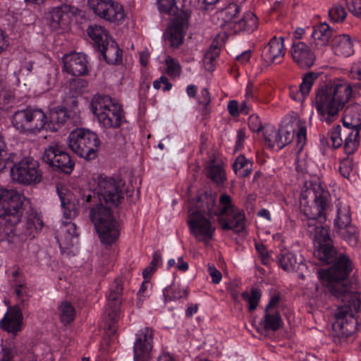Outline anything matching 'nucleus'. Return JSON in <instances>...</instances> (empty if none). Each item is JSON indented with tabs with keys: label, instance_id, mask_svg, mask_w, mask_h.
<instances>
[{
	"label": "nucleus",
	"instance_id": "obj_1",
	"mask_svg": "<svg viewBox=\"0 0 361 361\" xmlns=\"http://www.w3.org/2000/svg\"><path fill=\"white\" fill-rule=\"evenodd\" d=\"M219 203L218 208L214 196L207 192L190 203L188 223L191 234L197 241L207 244L212 240L215 226L212 219L214 216H219V222L224 230L231 229L237 233L244 230V214L233 205L231 197L223 194Z\"/></svg>",
	"mask_w": 361,
	"mask_h": 361
},
{
	"label": "nucleus",
	"instance_id": "obj_2",
	"mask_svg": "<svg viewBox=\"0 0 361 361\" xmlns=\"http://www.w3.org/2000/svg\"><path fill=\"white\" fill-rule=\"evenodd\" d=\"M353 270V264L345 255H341L334 264L327 269L318 271V277L325 292L328 290L337 298H341L345 304L338 307L336 317L338 319L346 318V322H342V328L346 326L348 334L353 331L358 323L359 312L361 305V295L350 290L345 279Z\"/></svg>",
	"mask_w": 361,
	"mask_h": 361
},
{
	"label": "nucleus",
	"instance_id": "obj_3",
	"mask_svg": "<svg viewBox=\"0 0 361 361\" xmlns=\"http://www.w3.org/2000/svg\"><path fill=\"white\" fill-rule=\"evenodd\" d=\"M352 94L351 85L340 80L318 88L312 105L319 120L327 124L335 121L339 112L350 101Z\"/></svg>",
	"mask_w": 361,
	"mask_h": 361
},
{
	"label": "nucleus",
	"instance_id": "obj_4",
	"mask_svg": "<svg viewBox=\"0 0 361 361\" xmlns=\"http://www.w3.org/2000/svg\"><path fill=\"white\" fill-rule=\"evenodd\" d=\"M305 190L301 193L300 207L304 214L314 219L326 218L331 204V198L322 181L316 176L306 180Z\"/></svg>",
	"mask_w": 361,
	"mask_h": 361
},
{
	"label": "nucleus",
	"instance_id": "obj_5",
	"mask_svg": "<svg viewBox=\"0 0 361 361\" xmlns=\"http://www.w3.org/2000/svg\"><path fill=\"white\" fill-rule=\"evenodd\" d=\"M25 197L13 189H0V240L14 243V225L18 222L19 212Z\"/></svg>",
	"mask_w": 361,
	"mask_h": 361
},
{
	"label": "nucleus",
	"instance_id": "obj_6",
	"mask_svg": "<svg viewBox=\"0 0 361 361\" xmlns=\"http://www.w3.org/2000/svg\"><path fill=\"white\" fill-rule=\"evenodd\" d=\"M306 124L300 118L283 123L279 130L275 126L267 125L263 129L265 145L271 149H281L290 143L294 136L296 137L297 145L302 149L306 141Z\"/></svg>",
	"mask_w": 361,
	"mask_h": 361
},
{
	"label": "nucleus",
	"instance_id": "obj_7",
	"mask_svg": "<svg viewBox=\"0 0 361 361\" xmlns=\"http://www.w3.org/2000/svg\"><path fill=\"white\" fill-rule=\"evenodd\" d=\"M90 110L99 126L116 128L121 125L123 111L118 102L107 95H94L90 102Z\"/></svg>",
	"mask_w": 361,
	"mask_h": 361
},
{
	"label": "nucleus",
	"instance_id": "obj_8",
	"mask_svg": "<svg viewBox=\"0 0 361 361\" xmlns=\"http://www.w3.org/2000/svg\"><path fill=\"white\" fill-rule=\"evenodd\" d=\"M90 188L97 195L100 203L96 206H116L123 198L125 181L121 178L99 175L90 183Z\"/></svg>",
	"mask_w": 361,
	"mask_h": 361
},
{
	"label": "nucleus",
	"instance_id": "obj_9",
	"mask_svg": "<svg viewBox=\"0 0 361 361\" xmlns=\"http://www.w3.org/2000/svg\"><path fill=\"white\" fill-rule=\"evenodd\" d=\"M90 217L102 244L111 245L116 242L120 235L119 225L109 207L95 206L91 210Z\"/></svg>",
	"mask_w": 361,
	"mask_h": 361
},
{
	"label": "nucleus",
	"instance_id": "obj_10",
	"mask_svg": "<svg viewBox=\"0 0 361 361\" xmlns=\"http://www.w3.org/2000/svg\"><path fill=\"white\" fill-rule=\"evenodd\" d=\"M67 144L68 147L80 157L86 160H92L97 157L101 142L94 132L79 128L70 133Z\"/></svg>",
	"mask_w": 361,
	"mask_h": 361
},
{
	"label": "nucleus",
	"instance_id": "obj_11",
	"mask_svg": "<svg viewBox=\"0 0 361 361\" xmlns=\"http://www.w3.org/2000/svg\"><path fill=\"white\" fill-rule=\"evenodd\" d=\"M47 114L41 109L27 107L16 111L11 117L13 126L26 135H36L46 127Z\"/></svg>",
	"mask_w": 361,
	"mask_h": 361
},
{
	"label": "nucleus",
	"instance_id": "obj_12",
	"mask_svg": "<svg viewBox=\"0 0 361 361\" xmlns=\"http://www.w3.org/2000/svg\"><path fill=\"white\" fill-rule=\"evenodd\" d=\"M336 210L333 227L334 236L345 240L351 247H355L359 241V230L352 223L350 206L338 200L336 203Z\"/></svg>",
	"mask_w": 361,
	"mask_h": 361
},
{
	"label": "nucleus",
	"instance_id": "obj_13",
	"mask_svg": "<svg viewBox=\"0 0 361 361\" xmlns=\"http://www.w3.org/2000/svg\"><path fill=\"white\" fill-rule=\"evenodd\" d=\"M11 179L25 185H37L42 180L39 163L31 158H24L11 169Z\"/></svg>",
	"mask_w": 361,
	"mask_h": 361
},
{
	"label": "nucleus",
	"instance_id": "obj_14",
	"mask_svg": "<svg viewBox=\"0 0 361 361\" xmlns=\"http://www.w3.org/2000/svg\"><path fill=\"white\" fill-rule=\"evenodd\" d=\"M42 160L48 165L56 167L66 173H71L75 166L70 155L57 142H52L45 148Z\"/></svg>",
	"mask_w": 361,
	"mask_h": 361
},
{
	"label": "nucleus",
	"instance_id": "obj_15",
	"mask_svg": "<svg viewBox=\"0 0 361 361\" xmlns=\"http://www.w3.org/2000/svg\"><path fill=\"white\" fill-rule=\"evenodd\" d=\"M27 92V87L21 85L18 78L13 75L8 80H0V109L8 110L16 97H22Z\"/></svg>",
	"mask_w": 361,
	"mask_h": 361
},
{
	"label": "nucleus",
	"instance_id": "obj_16",
	"mask_svg": "<svg viewBox=\"0 0 361 361\" xmlns=\"http://www.w3.org/2000/svg\"><path fill=\"white\" fill-rule=\"evenodd\" d=\"M57 241L63 253L74 255L78 250V233L76 226L71 221L64 222L57 233Z\"/></svg>",
	"mask_w": 361,
	"mask_h": 361
},
{
	"label": "nucleus",
	"instance_id": "obj_17",
	"mask_svg": "<svg viewBox=\"0 0 361 361\" xmlns=\"http://www.w3.org/2000/svg\"><path fill=\"white\" fill-rule=\"evenodd\" d=\"M153 333L149 328L139 331L133 345L134 361H150L152 357Z\"/></svg>",
	"mask_w": 361,
	"mask_h": 361
},
{
	"label": "nucleus",
	"instance_id": "obj_18",
	"mask_svg": "<svg viewBox=\"0 0 361 361\" xmlns=\"http://www.w3.org/2000/svg\"><path fill=\"white\" fill-rule=\"evenodd\" d=\"M122 291L123 288L121 284L119 282L116 281L112 284L110 292L106 296V319L111 321V324L109 325V329L111 333H114L116 331V327L114 324L119 317L120 307L121 304V296Z\"/></svg>",
	"mask_w": 361,
	"mask_h": 361
},
{
	"label": "nucleus",
	"instance_id": "obj_19",
	"mask_svg": "<svg viewBox=\"0 0 361 361\" xmlns=\"http://www.w3.org/2000/svg\"><path fill=\"white\" fill-rule=\"evenodd\" d=\"M63 70L67 73L80 76L87 73V60L82 53L71 52L63 56Z\"/></svg>",
	"mask_w": 361,
	"mask_h": 361
},
{
	"label": "nucleus",
	"instance_id": "obj_20",
	"mask_svg": "<svg viewBox=\"0 0 361 361\" xmlns=\"http://www.w3.org/2000/svg\"><path fill=\"white\" fill-rule=\"evenodd\" d=\"M57 193L61 200V205L63 209V216L66 219H71L78 214L79 201L70 190V189L62 184L56 187Z\"/></svg>",
	"mask_w": 361,
	"mask_h": 361
},
{
	"label": "nucleus",
	"instance_id": "obj_21",
	"mask_svg": "<svg viewBox=\"0 0 361 361\" xmlns=\"http://www.w3.org/2000/svg\"><path fill=\"white\" fill-rule=\"evenodd\" d=\"M23 310L18 306L9 307L0 322V326L8 333L16 334L23 328Z\"/></svg>",
	"mask_w": 361,
	"mask_h": 361
},
{
	"label": "nucleus",
	"instance_id": "obj_22",
	"mask_svg": "<svg viewBox=\"0 0 361 361\" xmlns=\"http://www.w3.org/2000/svg\"><path fill=\"white\" fill-rule=\"evenodd\" d=\"M293 61L300 68L311 67L315 61V56L310 47L302 42L294 43L290 49Z\"/></svg>",
	"mask_w": 361,
	"mask_h": 361
},
{
	"label": "nucleus",
	"instance_id": "obj_23",
	"mask_svg": "<svg viewBox=\"0 0 361 361\" xmlns=\"http://www.w3.org/2000/svg\"><path fill=\"white\" fill-rule=\"evenodd\" d=\"M285 54L283 39L282 37H273L264 47L262 58L268 65L279 63Z\"/></svg>",
	"mask_w": 361,
	"mask_h": 361
},
{
	"label": "nucleus",
	"instance_id": "obj_24",
	"mask_svg": "<svg viewBox=\"0 0 361 361\" xmlns=\"http://www.w3.org/2000/svg\"><path fill=\"white\" fill-rule=\"evenodd\" d=\"M279 266L287 272L297 271L303 265L302 257L300 255L287 250H281L278 256Z\"/></svg>",
	"mask_w": 361,
	"mask_h": 361
},
{
	"label": "nucleus",
	"instance_id": "obj_25",
	"mask_svg": "<svg viewBox=\"0 0 361 361\" xmlns=\"http://www.w3.org/2000/svg\"><path fill=\"white\" fill-rule=\"evenodd\" d=\"M71 16V8L68 5H62L51 8L46 16L47 20L52 29H57L61 24L66 23Z\"/></svg>",
	"mask_w": 361,
	"mask_h": 361
},
{
	"label": "nucleus",
	"instance_id": "obj_26",
	"mask_svg": "<svg viewBox=\"0 0 361 361\" xmlns=\"http://www.w3.org/2000/svg\"><path fill=\"white\" fill-rule=\"evenodd\" d=\"M332 36V30L326 23H321L314 27L311 37L312 45L317 49L322 48L328 44Z\"/></svg>",
	"mask_w": 361,
	"mask_h": 361
},
{
	"label": "nucleus",
	"instance_id": "obj_27",
	"mask_svg": "<svg viewBox=\"0 0 361 361\" xmlns=\"http://www.w3.org/2000/svg\"><path fill=\"white\" fill-rule=\"evenodd\" d=\"M47 116V121L44 129L50 131L58 130L67 121L68 112L64 108H54L49 110Z\"/></svg>",
	"mask_w": 361,
	"mask_h": 361
},
{
	"label": "nucleus",
	"instance_id": "obj_28",
	"mask_svg": "<svg viewBox=\"0 0 361 361\" xmlns=\"http://www.w3.org/2000/svg\"><path fill=\"white\" fill-rule=\"evenodd\" d=\"M332 50L336 55L348 57L353 52V42L349 35L336 36L332 41Z\"/></svg>",
	"mask_w": 361,
	"mask_h": 361
},
{
	"label": "nucleus",
	"instance_id": "obj_29",
	"mask_svg": "<svg viewBox=\"0 0 361 361\" xmlns=\"http://www.w3.org/2000/svg\"><path fill=\"white\" fill-rule=\"evenodd\" d=\"M257 16L252 12H247L241 19L233 23L231 31L235 33L251 32L257 29Z\"/></svg>",
	"mask_w": 361,
	"mask_h": 361
},
{
	"label": "nucleus",
	"instance_id": "obj_30",
	"mask_svg": "<svg viewBox=\"0 0 361 361\" xmlns=\"http://www.w3.org/2000/svg\"><path fill=\"white\" fill-rule=\"evenodd\" d=\"M343 125L352 129L357 128L361 125V106L354 104L345 111Z\"/></svg>",
	"mask_w": 361,
	"mask_h": 361
},
{
	"label": "nucleus",
	"instance_id": "obj_31",
	"mask_svg": "<svg viewBox=\"0 0 361 361\" xmlns=\"http://www.w3.org/2000/svg\"><path fill=\"white\" fill-rule=\"evenodd\" d=\"M103 57L107 63L116 64L122 59V51L114 42L107 41L104 47H100Z\"/></svg>",
	"mask_w": 361,
	"mask_h": 361
},
{
	"label": "nucleus",
	"instance_id": "obj_32",
	"mask_svg": "<svg viewBox=\"0 0 361 361\" xmlns=\"http://www.w3.org/2000/svg\"><path fill=\"white\" fill-rule=\"evenodd\" d=\"M317 76L313 73L306 75L300 85L299 90H297V95H293V91L291 92V97L293 99L302 102L305 101L309 94L310 90L314 84Z\"/></svg>",
	"mask_w": 361,
	"mask_h": 361
},
{
	"label": "nucleus",
	"instance_id": "obj_33",
	"mask_svg": "<svg viewBox=\"0 0 361 361\" xmlns=\"http://www.w3.org/2000/svg\"><path fill=\"white\" fill-rule=\"evenodd\" d=\"M124 18L125 12L122 5L110 0L103 19L109 22L116 23L123 20Z\"/></svg>",
	"mask_w": 361,
	"mask_h": 361
},
{
	"label": "nucleus",
	"instance_id": "obj_34",
	"mask_svg": "<svg viewBox=\"0 0 361 361\" xmlns=\"http://www.w3.org/2000/svg\"><path fill=\"white\" fill-rule=\"evenodd\" d=\"M207 174L217 185L224 183L226 180L223 164L220 161L212 162L207 168Z\"/></svg>",
	"mask_w": 361,
	"mask_h": 361
},
{
	"label": "nucleus",
	"instance_id": "obj_35",
	"mask_svg": "<svg viewBox=\"0 0 361 361\" xmlns=\"http://www.w3.org/2000/svg\"><path fill=\"white\" fill-rule=\"evenodd\" d=\"M240 7L236 4H229L226 7L219 12V16L224 22V26L231 30L233 29V25L235 20L236 15L239 13Z\"/></svg>",
	"mask_w": 361,
	"mask_h": 361
},
{
	"label": "nucleus",
	"instance_id": "obj_36",
	"mask_svg": "<svg viewBox=\"0 0 361 361\" xmlns=\"http://www.w3.org/2000/svg\"><path fill=\"white\" fill-rule=\"evenodd\" d=\"M164 37L169 41L171 46H179L182 43L183 39V25L172 23L164 33Z\"/></svg>",
	"mask_w": 361,
	"mask_h": 361
},
{
	"label": "nucleus",
	"instance_id": "obj_37",
	"mask_svg": "<svg viewBox=\"0 0 361 361\" xmlns=\"http://www.w3.org/2000/svg\"><path fill=\"white\" fill-rule=\"evenodd\" d=\"M87 31L88 36L98 45L99 48L104 47L109 40L106 30L100 25H91Z\"/></svg>",
	"mask_w": 361,
	"mask_h": 361
},
{
	"label": "nucleus",
	"instance_id": "obj_38",
	"mask_svg": "<svg viewBox=\"0 0 361 361\" xmlns=\"http://www.w3.org/2000/svg\"><path fill=\"white\" fill-rule=\"evenodd\" d=\"M314 255L322 262L330 264L335 261V250L332 243L324 245L315 246Z\"/></svg>",
	"mask_w": 361,
	"mask_h": 361
},
{
	"label": "nucleus",
	"instance_id": "obj_39",
	"mask_svg": "<svg viewBox=\"0 0 361 361\" xmlns=\"http://www.w3.org/2000/svg\"><path fill=\"white\" fill-rule=\"evenodd\" d=\"M233 170L235 174L240 177H245L250 174L252 168V163L247 159L243 155L238 156L233 164Z\"/></svg>",
	"mask_w": 361,
	"mask_h": 361
},
{
	"label": "nucleus",
	"instance_id": "obj_40",
	"mask_svg": "<svg viewBox=\"0 0 361 361\" xmlns=\"http://www.w3.org/2000/svg\"><path fill=\"white\" fill-rule=\"evenodd\" d=\"M263 326L267 331H276L282 325V320L278 311L265 312Z\"/></svg>",
	"mask_w": 361,
	"mask_h": 361
},
{
	"label": "nucleus",
	"instance_id": "obj_41",
	"mask_svg": "<svg viewBox=\"0 0 361 361\" xmlns=\"http://www.w3.org/2000/svg\"><path fill=\"white\" fill-rule=\"evenodd\" d=\"M163 293L165 300L171 301L186 297L188 291L185 287L173 283L170 286L164 288Z\"/></svg>",
	"mask_w": 361,
	"mask_h": 361
},
{
	"label": "nucleus",
	"instance_id": "obj_42",
	"mask_svg": "<svg viewBox=\"0 0 361 361\" xmlns=\"http://www.w3.org/2000/svg\"><path fill=\"white\" fill-rule=\"evenodd\" d=\"M59 314L61 322L67 324L74 320L75 310L71 303L68 301H63L59 305Z\"/></svg>",
	"mask_w": 361,
	"mask_h": 361
},
{
	"label": "nucleus",
	"instance_id": "obj_43",
	"mask_svg": "<svg viewBox=\"0 0 361 361\" xmlns=\"http://www.w3.org/2000/svg\"><path fill=\"white\" fill-rule=\"evenodd\" d=\"M360 145L359 130L357 128L351 129L344 142V150L348 154H353Z\"/></svg>",
	"mask_w": 361,
	"mask_h": 361
},
{
	"label": "nucleus",
	"instance_id": "obj_44",
	"mask_svg": "<svg viewBox=\"0 0 361 361\" xmlns=\"http://www.w3.org/2000/svg\"><path fill=\"white\" fill-rule=\"evenodd\" d=\"M314 246L324 245V244L332 243L330 238L329 232L330 230L328 227L325 226H317L314 228Z\"/></svg>",
	"mask_w": 361,
	"mask_h": 361
},
{
	"label": "nucleus",
	"instance_id": "obj_45",
	"mask_svg": "<svg viewBox=\"0 0 361 361\" xmlns=\"http://www.w3.org/2000/svg\"><path fill=\"white\" fill-rule=\"evenodd\" d=\"M261 292L259 289L252 288L250 290H247L243 293L242 297L248 305L250 311L255 310L258 306L259 300L261 298Z\"/></svg>",
	"mask_w": 361,
	"mask_h": 361
},
{
	"label": "nucleus",
	"instance_id": "obj_46",
	"mask_svg": "<svg viewBox=\"0 0 361 361\" xmlns=\"http://www.w3.org/2000/svg\"><path fill=\"white\" fill-rule=\"evenodd\" d=\"M110 0H87L88 8L96 16L104 18Z\"/></svg>",
	"mask_w": 361,
	"mask_h": 361
},
{
	"label": "nucleus",
	"instance_id": "obj_47",
	"mask_svg": "<svg viewBox=\"0 0 361 361\" xmlns=\"http://www.w3.org/2000/svg\"><path fill=\"white\" fill-rule=\"evenodd\" d=\"M15 292L17 297V303L15 306H18L23 310L28 304L30 290L25 286L20 284L16 287Z\"/></svg>",
	"mask_w": 361,
	"mask_h": 361
},
{
	"label": "nucleus",
	"instance_id": "obj_48",
	"mask_svg": "<svg viewBox=\"0 0 361 361\" xmlns=\"http://www.w3.org/2000/svg\"><path fill=\"white\" fill-rule=\"evenodd\" d=\"M219 56V50L217 47H210L206 52L203 59V66L207 71H212L214 69Z\"/></svg>",
	"mask_w": 361,
	"mask_h": 361
},
{
	"label": "nucleus",
	"instance_id": "obj_49",
	"mask_svg": "<svg viewBox=\"0 0 361 361\" xmlns=\"http://www.w3.org/2000/svg\"><path fill=\"white\" fill-rule=\"evenodd\" d=\"M347 13L345 8L339 4L334 5L329 11V16L331 21L334 23L343 22Z\"/></svg>",
	"mask_w": 361,
	"mask_h": 361
},
{
	"label": "nucleus",
	"instance_id": "obj_50",
	"mask_svg": "<svg viewBox=\"0 0 361 361\" xmlns=\"http://www.w3.org/2000/svg\"><path fill=\"white\" fill-rule=\"evenodd\" d=\"M176 1L177 0H157L159 12L168 14L176 13L178 9Z\"/></svg>",
	"mask_w": 361,
	"mask_h": 361
},
{
	"label": "nucleus",
	"instance_id": "obj_51",
	"mask_svg": "<svg viewBox=\"0 0 361 361\" xmlns=\"http://www.w3.org/2000/svg\"><path fill=\"white\" fill-rule=\"evenodd\" d=\"M314 166L315 164L305 157H299L296 162V169L298 171L307 173L310 175L313 173Z\"/></svg>",
	"mask_w": 361,
	"mask_h": 361
},
{
	"label": "nucleus",
	"instance_id": "obj_52",
	"mask_svg": "<svg viewBox=\"0 0 361 361\" xmlns=\"http://www.w3.org/2000/svg\"><path fill=\"white\" fill-rule=\"evenodd\" d=\"M152 285L150 281H143L137 294V305H141L152 293Z\"/></svg>",
	"mask_w": 361,
	"mask_h": 361
},
{
	"label": "nucleus",
	"instance_id": "obj_53",
	"mask_svg": "<svg viewBox=\"0 0 361 361\" xmlns=\"http://www.w3.org/2000/svg\"><path fill=\"white\" fill-rule=\"evenodd\" d=\"M166 73L171 78H178L180 74V66L173 58L167 56L165 59Z\"/></svg>",
	"mask_w": 361,
	"mask_h": 361
},
{
	"label": "nucleus",
	"instance_id": "obj_54",
	"mask_svg": "<svg viewBox=\"0 0 361 361\" xmlns=\"http://www.w3.org/2000/svg\"><path fill=\"white\" fill-rule=\"evenodd\" d=\"M330 140L334 148L341 147L343 144L341 138V127L339 125L334 126L330 132Z\"/></svg>",
	"mask_w": 361,
	"mask_h": 361
},
{
	"label": "nucleus",
	"instance_id": "obj_55",
	"mask_svg": "<svg viewBox=\"0 0 361 361\" xmlns=\"http://www.w3.org/2000/svg\"><path fill=\"white\" fill-rule=\"evenodd\" d=\"M348 10L354 16L361 17V0H346Z\"/></svg>",
	"mask_w": 361,
	"mask_h": 361
},
{
	"label": "nucleus",
	"instance_id": "obj_56",
	"mask_svg": "<svg viewBox=\"0 0 361 361\" xmlns=\"http://www.w3.org/2000/svg\"><path fill=\"white\" fill-rule=\"evenodd\" d=\"M248 126L253 132H259L262 128V124L259 117L256 114H252L249 117Z\"/></svg>",
	"mask_w": 361,
	"mask_h": 361
},
{
	"label": "nucleus",
	"instance_id": "obj_57",
	"mask_svg": "<svg viewBox=\"0 0 361 361\" xmlns=\"http://www.w3.org/2000/svg\"><path fill=\"white\" fill-rule=\"evenodd\" d=\"M353 168V163L350 159H344L340 163L339 171L341 175L348 178Z\"/></svg>",
	"mask_w": 361,
	"mask_h": 361
},
{
	"label": "nucleus",
	"instance_id": "obj_58",
	"mask_svg": "<svg viewBox=\"0 0 361 361\" xmlns=\"http://www.w3.org/2000/svg\"><path fill=\"white\" fill-rule=\"evenodd\" d=\"M207 271L212 278V283L218 284L222 279L221 272L213 265L208 264Z\"/></svg>",
	"mask_w": 361,
	"mask_h": 361
},
{
	"label": "nucleus",
	"instance_id": "obj_59",
	"mask_svg": "<svg viewBox=\"0 0 361 361\" xmlns=\"http://www.w3.org/2000/svg\"><path fill=\"white\" fill-rule=\"evenodd\" d=\"M27 226L30 230V233H32L33 230H38L42 228L43 223L39 217L35 216L32 219L28 220Z\"/></svg>",
	"mask_w": 361,
	"mask_h": 361
},
{
	"label": "nucleus",
	"instance_id": "obj_60",
	"mask_svg": "<svg viewBox=\"0 0 361 361\" xmlns=\"http://www.w3.org/2000/svg\"><path fill=\"white\" fill-rule=\"evenodd\" d=\"M227 107L229 114L233 117L238 116L240 114V107L235 100L230 101Z\"/></svg>",
	"mask_w": 361,
	"mask_h": 361
},
{
	"label": "nucleus",
	"instance_id": "obj_61",
	"mask_svg": "<svg viewBox=\"0 0 361 361\" xmlns=\"http://www.w3.org/2000/svg\"><path fill=\"white\" fill-rule=\"evenodd\" d=\"M199 102L205 106L210 103V95L207 90L204 89L201 91L199 97Z\"/></svg>",
	"mask_w": 361,
	"mask_h": 361
},
{
	"label": "nucleus",
	"instance_id": "obj_62",
	"mask_svg": "<svg viewBox=\"0 0 361 361\" xmlns=\"http://www.w3.org/2000/svg\"><path fill=\"white\" fill-rule=\"evenodd\" d=\"M351 74L353 78L361 80V62H357L353 64L351 68Z\"/></svg>",
	"mask_w": 361,
	"mask_h": 361
},
{
	"label": "nucleus",
	"instance_id": "obj_63",
	"mask_svg": "<svg viewBox=\"0 0 361 361\" xmlns=\"http://www.w3.org/2000/svg\"><path fill=\"white\" fill-rule=\"evenodd\" d=\"M157 269L149 264L142 271L144 281H150V279Z\"/></svg>",
	"mask_w": 361,
	"mask_h": 361
},
{
	"label": "nucleus",
	"instance_id": "obj_64",
	"mask_svg": "<svg viewBox=\"0 0 361 361\" xmlns=\"http://www.w3.org/2000/svg\"><path fill=\"white\" fill-rule=\"evenodd\" d=\"M176 267L181 271H186L188 268L189 265L188 262H185L183 259V257H179L177 259Z\"/></svg>",
	"mask_w": 361,
	"mask_h": 361
}]
</instances>
